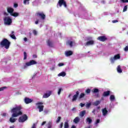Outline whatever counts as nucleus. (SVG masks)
<instances>
[{"mask_svg": "<svg viewBox=\"0 0 128 128\" xmlns=\"http://www.w3.org/2000/svg\"><path fill=\"white\" fill-rule=\"evenodd\" d=\"M120 58V54H118L115 55L114 58L112 57L110 58V60L111 62L114 63V60H118Z\"/></svg>", "mask_w": 128, "mask_h": 128, "instance_id": "9", "label": "nucleus"}, {"mask_svg": "<svg viewBox=\"0 0 128 128\" xmlns=\"http://www.w3.org/2000/svg\"><path fill=\"white\" fill-rule=\"evenodd\" d=\"M117 72L120 74L122 72V68H120V65L118 66Z\"/></svg>", "mask_w": 128, "mask_h": 128, "instance_id": "24", "label": "nucleus"}, {"mask_svg": "<svg viewBox=\"0 0 128 128\" xmlns=\"http://www.w3.org/2000/svg\"><path fill=\"white\" fill-rule=\"evenodd\" d=\"M10 128H14V126H12L10 127Z\"/></svg>", "mask_w": 128, "mask_h": 128, "instance_id": "59", "label": "nucleus"}, {"mask_svg": "<svg viewBox=\"0 0 128 128\" xmlns=\"http://www.w3.org/2000/svg\"><path fill=\"white\" fill-rule=\"evenodd\" d=\"M98 109L100 108V107H98Z\"/></svg>", "mask_w": 128, "mask_h": 128, "instance_id": "64", "label": "nucleus"}, {"mask_svg": "<svg viewBox=\"0 0 128 128\" xmlns=\"http://www.w3.org/2000/svg\"><path fill=\"white\" fill-rule=\"evenodd\" d=\"M6 88H7L6 86H4V87L0 88V92H2V90H4Z\"/></svg>", "mask_w": 128, "mask_h": 128, "instance_id": "41", "label": "nucleus"}, {"mask_svg": "<svg viewBox=\"0 0 128 128\" xmlns=\"http://www.w3.org/2000/svg\"><path fill=\"white\" fill-rule=\"evenodd\" d=\"M118 20H114L112 21V22L113 24H116V22H118Z\"/></svg>", "mask_w": 128, "mask_h": 128, "instance_id": "49", "label": "nucleus"}, {"mask_svg": "<svg viewBox=\"0 0 128 128\" xmlns=\"http://www.w3.org/2000/svg\"><path fill=\"white\" fill-rule=\"evenodd\" d=\"M18 4H14V8H18Z\"/></svg>", "mask_w": 128, "mask_h": 128, "instance_id": "48", "label": "nucleus"}, {"mask_svg": "<svg viewBox=\"0 0 128 128\" xmlns=\"http://www.w3.org/2000/svg\"><path fill=\"white\" fill-rule=\"evenodd\" d=\"M28 116L26 114H24L23 116H20L18 118L19 122H24L26 120H28Z\"/></svg>", "mask_w": 128, "mask_h": 128, "instance_id": "6", "label": "nucleus"}, {"mask_svg": "<svg viewBox=\"0 0 128 128\" xmlns=\"http://www.w3.org/2000/svg\"><path fill=\"white\" fill-rule=\"evenodd\" d=\"M128 10V5H126L124 6V8L123 9V12H126Z\"/></svg>", "mask_w": 128, "mask_h": 128, "instance_id": "37", "label": "nucleus"}, {"mask_svg": "<svg viewBox=\"0 0 128 128\" xmlns=\"http://www.w3.org/2000/svg\"><path fill=\"white\" fill-rule=\"evenodd\" d=\"M3 20L4 24L6 26H10L12 24V20L10 16H5Z\"/></svg>", "mask_w": 128, "mask_h": 128, "instance_id": "3", "label": "nucleus"}, {"mask_svg": "<svg viewBox=\"0 0 128 128\" xmlns=\"http://www.w3.org/2000/svg\"><path fill=\"white\" fill-rule=\"evenodd\" d=\"M47 44H48V46H50V48H54V44L52 43V42L50 40H48L46 42Z\"/></svg>", "mask_w": 128, "mask_h": 128, "instance_id": "21", "label": "nucleus"}, {"mask_svg": "<svg viewBox=\"0 0 128 128\" xmlns=\"http://www.w3.org/2000/svg\"><path fill=\"white\" fill-rule=\"evenodd\" d=\"M32 33L34 34V36H36V34H38V32L36 30H33Z\"/></svg>", "mask_w": 128, "mask_h": 128, "instance_id": "40", "label": "nucleus"}, {"mask_svg": "<svg viewBox=\"0 0 128 128\" xmlns=\"http://www.w3.org/2000/svg\"><path fill=\"white\" fill-rule=\"evenodd\" d=\"M100 120L97 119L96 122H95V124H100Z\"/></svg>", "mask_w": 128, "mask_h": 128, "instance_id": "42", "label": "nucleus"}, {"mask_svg": "<svg viewBox=\"0 0 128 128\" xmlns=\"http://www.w3.org/2000/svg\"><path fill=\"white\" fill-rule=\"evenodd\" d=\"M6 116V113H3L2 116Z\"/></svg>", "mask_w": 128, "mask_h": 128, "instance_id": "55", "label": "nucleus"}, {"mask_svg": "<svg viewBox=\"0 0 128 128\" xmlns=\"http://www.w3.org/2000/svg\"><path fill=\"white\" fill-rule=\"evenodd\" d=\"M87 128H90V126H88Z\"/></svg>", "mask_w": 128, "mask_h": 128, "instance_id": "63", "label": "nucleus"}, {"mask_svg": "<svg viewBox=\"0 0 128 128\" xmlns=\"http://www.w3.org/2000/svg\"><path fill=\"white\" fill-rule=\"evenodd\" d=\"M120 2L126 4V2H128V0H120Z\"/></svg>", "mask_w": 128, "mask_h": 128, "instance_id": "38", "label": "nucleus"}, {"mask_svg": "<svg viewBox=\"0 0 128 128\" xmlns=\"http://www.w3.org/2000/svg\"><path fill=\"white\" fill-rule=\"evenodd\" d=\"M7 10H8V12L11 15L14 12V8H8L7 9Z\"/></svg>", "mask_w": 128, "mask_h": 128, "instance_id": "22", "label": "nucleus"}, {"mask_svg": "<svg viewBox=\"0 0 128 128\" xmlns=\"http://www.w3.org/2000/svg\"><path fill=\"white\" fill-rule=\"evenodd\" d=\"M79 94H80V92L76 91V94L72 96V102H76V100H78V98Z\"/></svg>", "mask_w": 128, "mask_h": 128, "instance_id": "11", "label": "nucleus"}, {"mask_svg": "<svg viewBox=\"0 0 128 128\" xmlns=\"http://www.w3.org/2000/svg\"><path fill=\"white\" fill-rule=\"evenodd\" d=\"M74 42L71 41L70 40H68L66 42V46H70V48H72V46H74Z\"/></svg>", "mask_w": 128, "mask_h": 128, "instance_id": "14", "label": "nucleus"}, {"mask_svg": "<svg viewBox=\"0 0 128 128\" xmlns=\"http://www.w3.org/2000/svg\"><path fill=\"white\" fill-rule=\"evenodd\" d=\"M0 46L2 48L4 46L6 48V50H8L10 48V42L6 38H4L0 42Z\"/></svg>", "mask_w": 128, "mask_h": 128, "instance_id": "2", "label": "nucleus"}, {"mask_svg": "<svg viewBox=\"0 0 128 128\" xmlns=\"http://www.w3.org/2000/svg\"><path fill=\"white\" fill-rule=\"evenodd\" d=\"M90 89L88 88L85 90V93L86 94H90Z\"/></svg>", "mask_w": 128, "mask_h": 128, "instance_id": "30", "label": "nucleus"}, {"mask_svg": "<svg viewBox=\"0 0 128 128\" xmlns=\"http://www.w3.org/2000/svg\"><path fill=\"white\" fill-rule=\"evenodd\" d=\"M63 126H64V123L62 122V123L60 124V128H62Z\"/></svg>", "mask_w": 128, "mask_h": 128, "instance_id": "53", "label": "nucleus"}, {"mask_svg": "<svg viewBox=\"0 0 128 128\" xmlns=\"http://www.w3.org/2000/svg\"><path fill=\"white\" fill-rule=\"evenodd\" d=\"M18 12H12L11 14V16H15V17H16V16H18Z\"/></svg>", "mask_w": 128, "mask_h": 128, "instance_id": "28", "label": "nucleus"}, {"mask_svg": "<svg viewBox=\"0 0 128 128\" xmlns=\"http://www.w3.org/2000/svg\"><path fill=\"white\" fill-rule=\"evenodd\" d=\"M80 117L76 116L73 120V122H74V124H77L78 122H80Z\"/></svg>", "mask_w": 128, "mask_h": 128, "instance_id": "18", "label": "nucleus"}, {"mask_svg": "<svg viewBox=\"0 0 128 128\" xmlns=\"http://www.w3.org/2000/svg\"><path fill=\"white\" fill-rule=\"evenodd\" d=\"M97 40H100V42H106L108 40V38H106V36H100L97 38Z\"/></svg>", "mask_w": 128, "mask_h": 128, "instance_id": "10", "label": "nucleus"}, {"mask_svg": "<svg viewBox=\"0 0 128 128\" xmlns=\"http://www.w3.org/2000/svg\"><path fill=\"white\" fill-rule=\"evenodd\" d=\"M42 104H44V103L42 102H39L36 103V106H38L37 108L39 110L40 112H44V106Z\"/></svg>", "mask_w": 128, "mask_h": 128, "instance_id": "4", "label": "nucleus"}, {"mask_svg": "<svg viewBox=\"0 0 128 128\" xmlns=\"http://www.w3.org/2000/svg\"><path fill=\"white\" fill-rule=\"evenodd\" d=\"M38 62L34 60H30L29 62H26V65L24 66V68H26L27 66H34V64H36Z\"/></svg>", "mask_w": 128, "mask_h": 128, "instance_id": "5", "label": "nucleus"}, {"mask_svg": "<svg viewBox=\"0 0 128 128\" xmlns=\"http://www.w3.org/2000/svg\"><path fill=\"white\" fill-rule=\"evenodd\" d=\"M10 36L12 38V40H16V36H14V34H12L10 35Z\"/></svg>", "mask_w": 128, "mask_h": 128, "instance_id": "35", "label": "nucleus"}, {"mask_svg": "<svg viewBox=\"0 0 128 128\" xmlns=\"http://www.w3.org/2000/svg\"><path fill=\"white\" fill-rule=\"evenodd\" d=\"M33 58H38V56H36V54H34L33 55Z\"/></svg>", "mask_w": 128, "mask_h": 128, "instance_id": "54", "label": "nucleus"}, {"mask_svg": "<svg viewBox=\"0 0 128 128\" xmlns=\"http://www.w3.org/2000/svg\"><path fill=\"white\" fill-rule=\"evenodd\" d=\"M24 60H26V58H28V54H26V52H24Z\"/></svg>", "mask_w": 128, "mask_h": 128, "instance_id": "36", "label": "nucleus"}, {"mask_svg": "<svg viewBox=\"0 0 128 128\" xmlns=\"http://www.w3.org/2000/svg\"><path fill=\"white\" fill-rule=\"evenodd\" d=\"M70 96H72V94H70L68 96V98H70Z\"/></svg>", "mask_w": 128, "mask_h": 128, "instance_id": "62", "label": "nucleus"}, {"mask_svg": "<svg viewBox=\"0 0 128 128\" xmlns=\"http://www.w3.org/2000/svg\"><path fill=\"white\" fill-rule=\"evenodd\" d=\"M110 100H111V101L114 100V98H115L114 96V95H111L110 96Z\"/></svg>", "mask_w": 128, "mask_h": 128, "instance_id": "32", "label": "nucleus"}, {"mask_svg": "<svg viewBox=\"0 0 128 128\" xmlns=\"http://www.w3.org/2000/svg\"><path fill=\"white\" fill-rule=\"evenodd\" d=\"M72 110L74 111V110H76V108H72Z\"/></svg>", "mask_w": 128, "mask_h": 128, "instance_id": "58", "label": "nucleus"}, {"mask_svg": "<svg viewBox=\"0 0 128 128\" xmlns=\"http://www.w3.org/2000/svg\"><path fill=\"white\" fill-rule=\"evenodd\" d=\"M86 94L84 93H81L78 97L79 100L84 98Z\"/></svg>", "mask_w": 128, "mask_h": 128, "instance_id": "27", "label": "nucleus"}, {"mask_svg": "<svg viewBox=\"0 0 128 128\" xmlns=\"http://www.w3.org/2000/svg\"><path fill=\"white\" fill-rule=\"evenodd\" d=\"M26 2H28V4H30V2H30V0H24V2H23L24 4H26Z\"/></svg>", "mask_w": 128, "mask_h": 128, "instance_id": "44", "label": "nucleus"}, {"mask_svg": "<svg viewBox=\"0 0 128 128\" xmlns=\"http://www.w3.org/2000/svg\"><path fill=\"white\" fill-rule=\"evenodd\" d=\"M60 120H62V117L58 116V118H57V120H56V124H58V122H60Z\"/></svg>", "mask_w": 128, "mask_h": 128, "instance_id": "33", "label": "nucleus"}, {"mask_svg": "<svg viewBox=\"0 0 128 128\" xmlns=\"http://www.w3.org/2000/svg\"><path fill=\"white\" fill-rule=\"evenodd\" d=\"M45 124H46V122L44 121V122H42L41 126H44Z\"/></svg>", "mask_w": 128, "mask_h": 128, "instance_id": "50", "label": "nucleus"}, {"mask_svg": "<svg viewBox=\"0 0 128 128\" xmlns=\"http://www.w3.org/2000/svg\"><path fill=\"white\" fill-rule=\"evenodd\" d=\"M70 128H76V126L74 125H72Z\"/></svg>", "mask_w": 128, "mask_h": 128, "instance_id": "56", "label": "nucleus"}, {"mask_svg": "<svg viewBox=\"0 0 128 128\" xmlns=\"http://www.w3.org/2000/svg\"><path fill=\"white\" fill-rule=\"evenodd\" d=\"M110 90L104 92L102 94V96H110Z\"/></svg>", "mask_w": 128, "mask_h": 128, "instance_id": "19", "label": "nucleus"}, {"mask_svg": "<svg viewBox=\"0 0 128 128\" xmlns=\"http://www.w3.org/2000/svg\"><path fill=\"white\" fill-rule=\"evenodd\" d=\"M92 112H93V114H94V112H96V110H94Z\"/></svg>", "mask_w": 128, "mask_h": 128, "instance_id": "60", "label": "nucleus"}, {"mask_svg": "<svg viewBox=\"0 0 128 128\" xmlns=\"http://www.w3.org/2000/svg\"><path fill=\"white\" fill-rule=\"evenodd\" d=\"M58 4L60 7H62V6H64V8H68L66 2L64 0H59Z\"/></svg>", "mask_w": 128, "mask_h": 128, "instance_id": "7", "label": "nucleus"}, {"mask_svg": "<svg viewBox=\"0 0 128 128\" xmlns=\"http://www.w3.org/2000/svg\"><path fill=\"white\" fill-rule=\"evenodd\" d=\"M100 104V101L96 100L95 102H93L92 104H93V106H98V104Z\"/></svg>", "mask_w": 128, "mask_h": 128, "instance_id": "23", "label": "nucleus"}, {"mask_svg": "<svg viewBox=\"0 0 128 128\" xmlns=\"http://www.w3.org/2000/svg\"><path fill=\"white\" fill-rule=\"evenodd\" d=\"M90 106H92V103L90 102L86 104V107L87 108H90Z\"/></svg>", "mask_w": 128, "mask_h": 128, "instance_id": "39", "label": "nucleus"}, {"mask_svg": "<svg viewBox=\"0 0 128 128\" xmlns=\"http://www.w3.org/2000/svg\"><path fill=\"white\" fill-rule=\"evenodd\" d=\"M14 34V32L12 31V34Z\"/></svg>", "mask_w": 128, "mask_h": 128, "instance_id": "61", "label": "nucleus"}, {"mask_svg": "<svg viewBox=\"0 0 128 128\" xmlns=\"http://www.w3.org/2000/svg\"><path fill=\"white\" fill-rule=\"evenodd\" d=\"M58 66H64V63H59L58 64Z\"/></svg>", "mask_w": 128, "mask_h": 128, "instance_id": "45", "label": "nucleus"}, {"mask_svg": "<svg viewBox=\"0 0 128 128\" xmlns=\"http://www.w3.org/2000/svg\"><path fill=\"white\" fill-rule=\"evenodd\" d=\"M80 106L81 108H84V106H85V104L80 103Z\"/></svg>", "mask_w": 128, "mask_h": 128, "instance_id": "47", "label": "nucleus"}, {"mask_svg": "<svg viewBox=\"0 0 128 128\" xmlns=\"http://www.w3.org/2000/svg\"><path fill=\"white\" fill-rule=\"evenodd\" d=\"M72 54H74V52L72 50H68L65 52V56H72Z\"/></svg>", "mask_w": 128, "mask_h": 128, "instance_id": "16", "label": "nucleus"}, {"mask_svg": "<svg viewBox=\"0 0 128 128\" xmlns=\"http://www.w3.org/2000/svg\"><path fill=\"white\" fill-rule=\"evenodd\" d=\"M84 114H86V110H84L80 112V116L82 118L84 116Z\"/></svg>", "mask_w": 128, "mask_h": 128, "instance_id": "26", "label": "nucleus"}, {"mask_svg": "<svg viewBox=\"0 0 128 128\" xmlns=\"http://www.w3.org/2000/svg\"><path fill=\"white\" fill-rule=\"evenodd\" d=\"M86 122H88V124H90L91 122H92V119H90V118H86Z\"/></svg>", "mask_w": 128, "mask_h": 128, "instance_id": "29", "label": "nucleus"}, {"mask_svg": "<svg viewBox=\"0 0 128 128\" xmlns=\"http://www.w3.org/2000/svg\"><path fill=\"white\" fill-rule=\"evenodd\" d=\"M22 106H16L15 108H14L11 110V112L12 114V117L10 118V122L14 124V122H16V118H18L19 116H22Z\"/></svg>", "mask_w": 128, "mask_h": 128, "instance_id": "1", "label": "nucleus"}, {"mask_svg": "<svg viewBox=\"0 0 128 128\" xmlns=\"http://www.w3.org/2000/svg\"><path fill=\"white\" fill-rule=\"evenodd\" d=\"M48 128H52V122H48Z\"/></svg>", "mask_w": 128, "mask_h": 128, "instance_id": "43", "label": "nucleus"}, {"mask_svg": "<svg viewBox=\"0 0 128 128\" xmlns=\"http://www.w3.org/2000/svg\"><path fill=\"white\" fill-rule=\"evenodd\" d=\"M101 4H106V1L104 0H102Z\"/></svg>", "mask_w": 128, "mask_h": 128, "instance_id": "51", "label": "nucleus"}, {"mask_svg": "<svg viewBox=\"0 0 128 128\" xmlns=\"http://www.w3.org/2000/svg\"><path fill=\"white\" fill-rule=\"evenodd\" d=\"M68 122H64V128H68Z\"/></svg>", "mask_w": 128, "mask_h": 128, "instance_id": "34", "label": "nucleus"}, {"mask_svg": "<svg viewBox=\"0 0 128 128\" xmlns=\"http://www.w3.org/2000/svg\"><path fill=\"white\" fill-rule=\"evenodd\" d=\"M94 44V41L91 40L86 42V46H92Z\"/></svg>", "mask_w": 128, "mask_h": 128, "instance_id": "20", "label": "nucleus"}, {"mask_svg": "<svg viewBox=\"0 0 128 128\" xmlns=\"http://www.w3.org/2000/svg\"><path fill=\"white\" fill-rule=\"evenodd\" d=\"M62 90H64V89H62V88H60L58 89V96H60V92H62Z\"/></svg>", "mask_w": 128, "mask_h": 128, "instance_id": "31", "label": "nucleus"}, {"mask_svg": "<svg viewBox=\"0 0 128 128\" xmlns=\"http://www.w3.org/2000/svg\"><path fill=\"white\" fill-rule=\"evenodd\" d=\"M124 50L125 52H128V46H126L125 47V48H124Z\"/></svg>", "mask_w": 128, "mask_h": 128, "instance_id": "46", "label": "nucleus"}, {"mask_svg": "<svg viewBox=\"0 0 128 128\" xmlns=\"http://www.w3.org/2000/svg\"><path fill=\"white\" fill-rule=\"evenodd\" d=\"M66 72H61L59 74H58V76H66Z\"/></svg>", "mask_w": 128, "mask_h": 128, "instance_id": "25", "label": "nucleus"}, {"mask_svg": "<svg viewBox=\"0 0 128 128\" xmlns=\"http://www.w3.org/2000/svg\"><path fill=\"white\" fill-rule=\"evenodd\" d=\"M36 16H40L42 20L46 19V14H44L42 12H38L36 13Z\"/></svg>", "mask_w": 128, "mask_h": 128, "instance_id": "8", "label": "nucleus"}, {"mask_svg": "<svg viewBox=\"0 0 128 128\" xmlns=\"http://www.w3.org/2000/svg\"><path fill=\"white\" fill-rule=\"evenodd\" d=\"M24 42H28V38H26V37L24 38Z\"/></svg>", "mask_w": 128, "mask_h": 128, "instance_id": "52", "label": "nucleus"}, {"mask_svg": "<svg viewBox=\"0 0 128 128\" xmlns=\"http://www.w3.org/2000/svg\"><path fill=\"white\" fill-rule=\"evenodd\" d=\"M108 110H106V108H105L102 109V115L104 116H106V114H108Z\"/></svg>", "mask_w": 128, "mask_h": 128, "instance_id": "17", "label": "nucleus"}, {"mask_svg": "<svg viewBox=\"0 0 128 128\" xmlns=\"http://www.w3.org/2000/svg\"><path fill=\"white\" fill-rule=\"evenodd\" d=\"M36 24H38V20H37L35 22Z\"/></svg>", "mask_w": 128, "mask_h": 128, "instance_id": "57", "label": "nucleus"}, {"mask_svg": "<svg viewBox=\"0 0 128 128\" xmlns=\"http://www.w3.org/2000/svg\"><path fill=\"white\" fill-rule=\"evenodd\" d=\"M50 94H52V92L48 91L46 93L44 94L42 96V98H48L50 96Z\"/></svg>", "mask_w": 128, "mask_h": 128, "instance_id": "12", "label": "nucleus"}, {"mask_svg": "<svg viewBox=\"0 0 128 128\" xmlns=\"http://www.w3.org/2000/svg\"><path fill=\"white\" fill-rule=\"evenodd\" d=\"M92 92L93 94H96V98H98V96H99L98 92H100V90H99L98 89V88H94V89L92 90Z\"/></svg>", "mask_w": 128, "mask_h": 128, "instance_id": "13", "label": "nucleus"}, {"mask_svg": "<svg viewBox=\"0 0 128 128\" xmlns=\"http://www.w3.org/2000/svg\"><path fill=\"white\" fill-rule=\"evenodd\" d=\"M24 102L26 104H30V102H32V100L30 98H25Z\"/></svg>", "mask_w": 128, "mask_h": 128, "instance_id": "15", "label": "nucleus"}]
</instances>
